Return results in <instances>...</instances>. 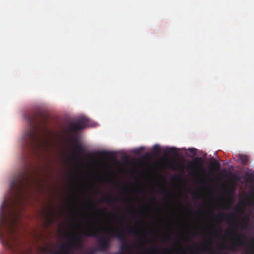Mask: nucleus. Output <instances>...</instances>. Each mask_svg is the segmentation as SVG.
Returning <instances> with one entry per match:
<instances>
[{
  "mask_svg": "<svg viewBox=\"0 0 254 254\" xmlns=\"http://www.w3.org/2000/svg\"><path fill=\"white\" fill-rule=\"evenodd\" d=\"M38 118L35 114L25 116L29 125L23 137V147L25 150L34 151L42 145V141L38 132L40 124Z\"/></svg>",
  "mask_w": 254,
  "mask_h": 254,
  "instance_id": "1",
  "label": "nucleus"
},
{
  "mask_svg": "<svg viewBox=\"0 0 254 254\" xmlns=\"http://www.w3.org/2000/svg\"><path fill=\"white\" fill-rule=\"evenodd\" d=\"M235 239L231 241V244L228 247L224 242L218 245L219 250H229L236 252L239 247L242 248L244 251L245 254H254V237L248 239L246 233L242 232L235 235Z\"/></svg>",
  "mask_w": 254,
  "mask_h": 254,
  "instance_id": "2",
  "label": "nucleus"
},
{
  "mask_svg": "<svg viewBox=\"0 0 254 254\" xmlns=\"http://www.w3.org/2000/svg\"><path fill=\"white\" fill-rule=\"evenodd\" d=\"M79 235L86 237H95L98 238L97 247L89 250L87 252H84L82 254H96L98 251L104 252L108 250L110 247V238L108 236H99L96 227L91 223H88V227L85 232H81L79 234L73 235L70 241H72L75 236Z\"/></svg>",
  "mask_w": 254,
  "mask_h": 254,
  "instance_id": "3",
  "label": "nucleus"
},
{
  "mask_svg": "<svg viewBox=\"0 0 254 254\" xmlns=\"http://www.w3.org/2000/svg\"><path fill=\"white\" fill-rule=\"evenodd\" d=\"M30 175L24 171L15 177L10 184V189L13 194H20L26 189L29 183Z\"/></svg>",
  "mask_w": 254,
  "mask_h": 254,
  "instance_id": "4",
  "label": "nucleus"
},
{
  "mask_svg": "<svg viewBox=\"0 0 254 254\" xmlns=\"http://www.w3.org/2000/svg\"><path fill=\"white\" fill-rule=\"evenodd\" d=\"M83 243L82 237L76 235L75 236L72 241H70L66 245L62 246L59 251H51L50 253L51 254H72L71 249H81L83 246Z\"/></svg>",
  "mask_w": 254,
  "mask_h": 254,
  "instance_id": "5",
  "label": "nucleus"
},
{
  "mask_svg": "<svg viewBox=\"0 0 254 254\" xmlns=\"http://www.w3.org/2000/svg\"><path fill=\"white\" fill-rule=\"evenodd\" d=\"M88 123V119L85 117L80 118L77 123H71L69 126V130L73 133L83 129Z\"/></svg>",
  "mask_w": 254,
  "mask_h": 254,
  "instance_id": "6",
  "label": "nucleus"
},
{
  "mask_svg": "<svg viewBox=\"0 0 254 254\" xmlns=\"http://www.w3.org/2000/svg\"><path fill=\"white\" fill-rule=\"evenodd\" d=\"M73 143V146L75 152L78 156L82 155L85 152L84 147L78 141L77 138L76 137H72L71 138Z\"/></svg>",
  "mask_w": 254,
  "mask_h": 254,
  "instance_id": "7",
  "label": "nucleus"
},
{
  "mask_svg": "<svg viewBox=\"0 0 254 254\" xmlns=\"http://www.w3.org/2000/svg\"><path fill=\"white\" fill-rule=\"evenodd\" d=\"M252 212H251L250 214H248L245 217H244L243 225L240 227L242 231L250 232L253 229V226L250 222L251 215L252 214Z\"/></svg>",
  "mask_w": 254,
  "mask_h": 254,
  "instance_id": "8",
  "label": "nucleus"
},
{
  "mask_svg": "<svg viewBox=\"0 0 254 254\" xmlns=\"http://www.w3.org/2000/svg\"><path fill=\"white\" fill-rule=\"evenodd\" d=\"M203 159L201 157H195L191 162L189 166V168H191L192 166H195L200 171H204V167L203 166Z\"/></svg>",
  "mask_w": 254,
  "mask_h": 254,
  "instance_id": "9",
  "label": "nucleus"
},
{
  "mask_svg": "<svg viewBox=\"0 0 254 254\" xmlns=\"http://www.w3.org/2000/svg\"><path fill=\"white\" fill-rule=\"evenodd\" d=\"M102 201L109 204H112L116 202V199L115 198H113L111 196L108 195L107 197H103L102 198Z\"/></svg>",
  "mask_w": 254,
  "mask_h": 254,
  "instance_id": "10",
  "label": "nucleus"
},
{
  "mask_svg": "<svg viewBox=\"0 0 254 254\" xmlns=\"http://www.w3.org/2000/svg\"><path fill=\"white\" fill-rule=\"evenodd\" d=\"M239 158L241 161L243 165L246 164L249 161V158L247 156L243 154H240L239 155Z\"/></svg>",
  "mask_w": 254,
  "mask_h": 254,
  "instance_id": "11",
  "label": "nucleus"
},
{
  "mask_svg": "<svg viewBox=\"0 0 254 254\" xmlns=\"http://www.w3.org/2000/svg\"><path fill=\"white\" fill-rule=\"evenodd\" d=\"M211 166L214 169L216 170H219L220 168V163L216 160H214L213 162L211 163Z\"/></svg>",
  "mask_w": 254,
  "mask_h": 254,
  "instance_id": "12",
  "label": "nucleus"
},
{
  "mask_svg": "<svg viewBox=\"0 0 254 254\" xmlns=\"http://www.w3.org/2000/svg\"><path fill=\"white\" fill-rule=\"evenodd\" d=\"M160 150H161L160 147L158 145L155 144L154 145V146L153 147V150H152V151L154 153H155L156 154H158L159 153Z\"/></svg>",
  "mask_w": 254,
  "mask_h": 254,
  "instance_id": "13",
  "label": "nucleus"
},
{
  "mask_svg": "<svg viewBox=\"0 0 254 254\" xmlns=\"http://www.w3.org/2000/svg\"><path fill=\"white\" fill-rule=\"evenodd\" d=\"M169 153L170 154L176 156L178 155V152L176 150V149L175 148L172 147L170 149H169Z\"/></svg>",
  "mask_w": 254,
  "mask_h": 254,
  "instance_id": "14",
  "label": "nucleus"
},
{
  "mask_svg": "<svg viewBox=\"0 0 254 254\" xmlns=\"http://www.w3.org/2000/svg\"><path fill=\"white\" fill-rule=\"evenodd\" d=\"M55 220V217L52 213L49 214V216L48 217V222L49 224H51L53 223Z\"/></svg>",
  "mask_w": 254,
  "mask_h": 254,
  "instance_id": "15",
  "label": "nucleus"
},
{
  "mask_svg": "<svg viewBox=\"0 0 254 254\" xmlns=\"http://www.w3.org/2000/svg\"><path fill=\"white\" fill-rule=\"evenodd\" d=\"M110 153L106 151H99L97 152V155H99L100 156L104 157L108 154H109Z\"/></svg>",
  "mask_w": 254,
  "mask_h": 254,
  "instance_id": "16",
  "label": "nucleus"
},
{
  "mask_svg": "<svg viewBox=\"0 0 254 254\" xmlns=\"http://www.w3.org/2000/svg\"><path fill=\"white\" fill-rule=\"evenodd\" d=\"M248 178L247 180L250 182L254 181V172L247 174Z\"/></svg>",
  "mask_w": 254,
  "mask_h": 254,
  "instance_id": "17",
  "label": "nucleus"
},
{
  "mask_svg": "<svg viewBox=\"0 0 254 254\" xmlns=\"http://www.w3.org/2000/svg\"><path fill=\"white\" fill-rule=\"evenodd\" d=\"M41 122H42V126H43V127L44 128V129L45 130H46V126H47V121H46V119H45V118H42L41 119Z\"/></svg>",
  "mask_w": 254,
  "mask_h": 254,
  "instance_id": "18",
  "label": "nucleus"
},
{
  "mask_svg": "<svg viewBox=\"0 0 254 254\" xmlns=\"http://www.w3.org/2000/svg\"><path fill=\"white\" fill-rule=\"evenodd\" d=\"M248 204L253 207L254 209V197L251 199L248 200Z\"/></svg>",
  "mask_w": 254,
  "mask_h": 254,
  "instance_id": "19",
  "label": "nucleus"
},
{
  "mask_svg": "<svg viewBox=\"0 0 254 254\" xmlns=\"http://www.w3.org/2000/svg\"><path fill=\"white\" fill-rule=\"evenodd\" d=\"M189 151L190 153L193 154L194 155H195L196 153V149L195 148H189Z\"/></svg>",
  "mask_w": 254,
  "mask_h": 254,
  "instance_id": "20",
  "label": "nucleus"
},
{
  "mask_svg": "<svg viewBox=\"0 0 254 254\" xmlns=\"http://www.w3.org/2000/svg\"><path fill=\"white\" fill-rule=\"evenodd\" d=\"M129 232H130V234L132 235H134L135 236H139L138 233L136 231H135L134 230H131Z\"/></svg>",
  "mask_w": 254,
  "mask_h": 254,
  "instance_id": "21",
  "label": "nucleus"
},
{
  "mask_svg": "<svg viewBox=\"0 0 254 254\" xmlns=\"http://www.w3.org/2000/svg\"><path fill=\"white\" fill-rule=\"evenodd\" d=\"M229 190L231 193H234L235 190V188L234 186L231 185L229 187Z\"/></svg>",
  "mask_w": 254,
  "mask_h": 254,
  "instance_id": "22",
  "label": "nucleus"
},
{
  "mask_svg": "<svg viewBox=\"0 0 254 254\" xmlns=\"http://www.w3.org/2000/svg\"><path fill=\"white\" fill-rule=\"evenodd\" d=\"M143 147H140L139 148L135 149L133 152L135 154H139L143 150Z\"/></svg>",
  "mask_w": 254,
  "mask_h": 254,
  "instance_id": "23",
  "label": "nucleus"
},
{
  "mask_svg": "<svg viewBox=\"0 0 254 254\" xmlns=\"http://www.w3.org/2000/svg\"><path fill=\"white\" fill-rule=\"evenodd\" d=\"M239 211L241 213H244L246 211V206L245 205H243L242 207L241 208V209H239Z\"/></svg>",
  "mask_w": 254,
  "mask_h": 254,
  "instance_id": "24",
  "label": "nucleus"
},
{
  "mask_svg": "<svg viewBox=\"0 0 254 254\" xmlns=\"http://www.w3.org/2000/svg\"><path fill=\"white\" fill-rule=\"evenodd\" d=\"M127 200L128 201L131 202L132 200H131V198L128 197L127 199H125V198L122 199V202L125 203V202H126L127 201Z\"/></svg>",
  "mask_w": 254,
  "mask_h": 254,
  "instance_id": "25",
  "label": "nucleus"
},
{
  "mask_svg": "<svg viewBox=\"0 0 254 254\" xmlns=\"http://www.w3.org/2000/svg\"><path fill=\"white\" fill-rule=\"evenodd\" d=\"M90 202L92 205L94 209H96V204H95V203L93 201H92V200H90Z\"/></svg>",
  "mask_w": 254,
  "mask_h": 254,
  "instance_id": "26",
  "label": "nucleus"
},
{
  "mask_svg": "<svg viewBox=\"0 0 254 254\" xmlns=\"http://www.w3.org/2000/svg\"><path fill=\"white\" fill-rule=\"evenodd\" d=\"M169 239V237H166L163 238V242H166Z\"/></svg>",
  "mask_w": 254,
  "mask_h": 254,
  "instance_id": "27",
  "label": "nucleus"
},
{
  "mask_svg": "<svg viewBox=\"0 0 254 254\" xmlns=\"http://www.w3.org/2000/svg\"><path fill=\"white\" fill-rule=\"evenodd\" d=\"M223 216H224V215L222 213H219L218 214V216H219V217H223Z\"/></svg>",
  "mask_w": 254,
  "mask_h": 254,
  "instance_id": "28",
  "label": "nucleus"
},
{
  "mask_svg": "<svg viewBox=\"0 0 254 254\" xmlns=\"http://www.w3.org/2000/svg\"><path fill=\"white\" fill-rule=\"evenodd\" d=\"M163 192L164 193L165 195H167L168 194L166 191H163Z\"/></svg>",
  "mask_w": 254,
  "mask_h": 254,
  "instance_id": "29",
  "label": "nucleus"
},
{
  "mask_svg": "<svg viewBox=\"0 0 254 254\" xmlns=\"http://www.w3.org/2000/svg\"><path fill=\"white\" fill-rule=\"evenodd\" d=\"M219 232H222V229L221 228H219Z\"/></svg>",
  "mask_w": 254,
  "mask_h": 254,
  "instance_id": "30",
  "label": "nucleus"
},
{
  "mask_svg": "<svg viewBox=\"0 0 254 254\" xmlns=\"http://www.w3.org/2000/svg\"><path fill=\"white\" fill-rule=\"evenodd\" d=\"M100 211H101V212H103V210H100Z\"/></svg>",
  "mask_w": 254,
  "mask_h": 254,
  "instance_id": "31",
  "label": "nucleus"
},
{
  "mask_svg": "<svg viewBox=\"0 0 254 254\" xmlns=\"http://www.w3.org/2000/svg\"><path fill=\"white\" fill-rule=\"evenodd\" d=\"M113 215L115 217L116 216V215L115 214H113Z\"/></svg>",
  "mask_w": 254,
  "mask_h": 254,
  "instance_id": "32",
  "label": "nucleus"
}]
</instances>
